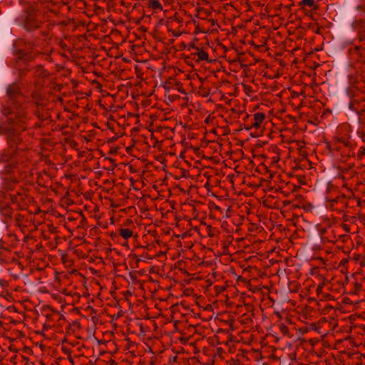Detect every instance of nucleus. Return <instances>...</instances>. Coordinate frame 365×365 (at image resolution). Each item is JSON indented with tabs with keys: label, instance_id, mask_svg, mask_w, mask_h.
<instances>
[{
	"label": "nucleus",
	"instance_id": "nucleus-24",
	"mask_svg": "<svg viewBox=\"0 0 365 365\" xmlns=\"http://www.w3.org/2000/svg\"><path fill=\"white\" fill-rule=\"evenodd\" d=\"M104 160H108V161H110V163H112V168H111L110 170H114L116 168L117 164L115 163V160L113 158H111L110 157H106L104 158Z\"/></svg>",
	"mask_w": 365,
	"mask_h": 365
},
{
	"label": "nucleus",
	"instance_id": "nucleus-31",
	"mask_svg": "<svg viewBox=\"0 0 365 365\" xmlns=\"http://www.w3.org/2000/svg\"><path fill=\"white\" fill-rule=\"evenodd\" d=\"M243 128H245V130H251V128H248L245 125V117L244 118V123H243V125H241V128H240V130H242V129H243Z\"/></svg>",
	"mask_w": 365,
	"mask_h": 365
},
{
	"label": "nucleus",
	"instance_id": "nucleus-25",
	"mask_svg": "<svg viewBox=\"0 0 365 365\" xmlns=\"http://www.w3.org/2000/svg\"><path fill=\"white\" fill-rule=\"evenodd\" d=\"M324 283H319L317 287V292L318 294H321L324 287Z\"/></svg>",
	"mask_w": 365,
	"mask_h": 365
},
{
	"label": "nucleus",
	"instance_id": "nucleus-28",
	"mask_svg": "<svg viewBox=\"0 0 365 365\" xmlns=\"http://www.w3.org/2000/svg\"><path fill=\"white\" fill-rule=\"evenodd\" d=\"M337 144H338V143H336L334 142V148H333V150L336 151V152L339 151V150H340V149H341V147H340V146H339Z\"/></svg>",
	"mask_w": 365,
	"mask_h": 365
},
{
	"label": "nucleus",
	"instance_id": "nucleus-33",
	"mask_svg": "<svg viewBox=\"0 0 365 365\" xmlns=\"http://www.w3.org/2000/svg\"><path fill=\"white\" fill-rule=\"evenodd\" d=\"M190 46L192 47V48L195 49L196 51H199V47L195 46V44L194 43H192L190 45Z\"/></svg>",
	"mask_w": 365,
	"mask_h": 365
},
{
	"label": "nucleus",
	"instance_id": "nucleus-41",
	"mask_svg": "<svg viewBox=\"0 0 365 365\" xmlns=\"http://www.w3.org/2000/svg\"><path fill=\"white\" fill-rule=\"evenodd\" d=\"M130 180H131L132 183H134V180L132 178H130Z\"/></svg>",
	"mask_w": 365,
	"mask_h": 365
},
{
	"label": "nucleus",
	"instance_id": "nucleus-23",
	"mask_svg": "<svg viewBox=\"0 0 365 365\" xmlns=\"http://www.w3.org/2000/svg\"><path fill=\"white\" fill-rule=\"evenodd\" d=\"M358 40L361 42L365 41V28L357 31Z\"/></svg>",
	"mask_w": 365,
	"mask_h": 365
},
{
	"label": "nucleus",
	"instance_id": "nucleus-29",
	"mask_svg": "<svg viewBox=\"0 0 365 365\" xmlns=\"http://www.w3.org/2000/svg\"><path fill=\"white\" fill-rule=\"evenodd\" d=\"M40 33L42 36H47L49 34V29L41 31Z\"/></svg>",
	"mask_w": 365,
	"mask_h": 365
},
{
	"label": "nucleus",
	"instance_id": "nucleus-6",
	"mask_svg": "<svg viewBox=\"0 0 365 365\" xmlns=\"http://www.w3.org/2000/svg\"><path fill=\"white\" fill-rule=\"evenodd\" d=\"M355 104L358 105V103L354 101H349V108L345 111L347 115L349 117V120L351 123L354 125H358L363 123V120H361V115L364 110H359L356 107Z\"/></svg>",
	"mask_w": 365,
	"mask_h": 365
},
{
	"label": "nucleus",
	"instance_id": "nucleus-2",
	"mask_svg": "<svg viewBox=\"0 0 365 365\" xmlns=\"http://www.w3.org/2000/svg\"><path fill=\"white\" fill-rule=\"evenodd\" d=\"M23 115L17 113L14 118H8L6 121L0 123V135H4L7 145L17 149L21 142V134L16 127L22 121Z\"/></svg>",
	"mask_w": 365,
	"mask_h": 365
},
{
	"label": "nucleus",
	"instance_id": "nucleus-18",
	"mask_svg": "<svg viewBox=\"0 0 365 365\" xmlns=\"http://www.w3.org/2000/svg\"><path fill=\"white\" fill-rule=\"evenodd\" d=\"M279 329L281 331V333L284 335V336H287L289 338H292V335H291L289 334V328L287 325H285L284 324H280L279 325Z\"/></svg>",
	"mask_w": 365,
	"mask_h": 365
},
{
	"label": "nucleus",
	"instance_id": "nucleus-27",
	"mask_svg": "<svg viewBox=\"0 0 365 365\" xmlns=\"http://www.w3.org/2000/svg\"><path fill=\"white\" fill-rule=\"evenodd\" d=\"M118 152V148H111L110 150V151L108 152V153L110 155H114V154H116Z\"/></svg>",
	"mask_w": 365,
	"mask_h": 365
},
{
	"label": "nucleus",
	"instance_id": "nucleus-16",
	"mask_svg": "<svg viewBox=\"0 0 365 365\" xmlns=\"http://www.w3.org/2000/svg\"><path fill=\"white\" fill-rule=\"evenodd\" d=\"M1 113L3 116L10 118L9 116L13 113V108L5 105H2L1 108Z\"/></svg>",
	"mask_w": 365,
	"mask_h": 365
},
{
	"label": "nucleus",
	"instance_id": "nucleus-40",
	"mask_svg": "<svg viewBox=\"0 0 365 365\" xmlns=\"http://www.w3.org/2000/svg\"><path fill=\"white\" fill-rule=\"evenodd\" d=\"M356 287H361V285L359 284H358V283H356Z\"/></svg>",
	"mask_w": 365,
	"mask_h": 365
},
{
	"label": "nucleus",
	"instance_id": "nucleus-39",
	"mask_svg": "<svg viewBox=\"0 0 365 365\" xmlns=\"http://www.w3.org/2000/svg\"><path fill=\"white\" fill-rule=\"evenodd\" d=\"M225 289V287H222L220 288V290H221V291H224Z\"/></svg>",
	"mask_w": 365,
	"mask_h": 365
},
{
	"label": "nucleus",
	"instance_id": "nucleus-4",
	"mask_svg": "<svg viewBox=\"0 0 365 365\" xmlns=\"http://www.w3.org/2000/svg\"><path fill=\"white\" fill-rule=\"evenodd\" d=\"M26 45L34 46L31 42L24 38H18L14 41L12 53L13 55L16 56L14 60L16 64L22 63L26 66L36 58V54L34 53L32 50L26 51L20 48L22 46Z\"/></svg>",
	"mask_w": 365,
	"mask_h": 365
},
{
	"label": "nucleus",
	"instance_id": "nucleus-19",
	"mask_svg": "<svg viewBox=\"0 0 365 365\" xmlns=\"http://www.w3.org/2000/svg\"><path fill=\"white\" fill-rule=\"evenodd\" d=\"M334 142L336 143H342L343 145L346 148H351V144L350 143V142L347 140H345L343 138H341V137H336L334 138Z\"/></svg>",
	"mask_w": 365,
	"mask_h": 365
},
{
	"label": "nucleus",
	"instance_id": "nucleus-32",
	"mask_svg": "<svg viewBox=\"0 0 365 365\" xmlns=\"http://www.w3.org/2000/svg\"><path fill=\"white\" fill-rule=\"evenodd\" d=\"M132 257L135 259V262L138 264L141 259L138 258V256L135 254L132 255Z\"/></svg>",
	"mask_w": 365,
	"mask_h": 365
},
{
	"label": "nucleus",
	"instance_id": "nucleus-5",
	"mask_svg": "<svg viewBox=\"0 0 365 365\" xmlns=\"http://www.w3.org/2000/svg\"><path fill=\"white\" fill-rule=\"evenodd\" d=\"M19 21L24 29L29 33L41 29L42 26V22L37 17L36 10L32 6L24 11L23 19Z\"/></svg>",
	"mask_w": 365,
	"mask_h": 365
},
{
	"label": "nucleus",
	"instance_id": "nucleus-3",
	"mask_svg": "<svg viewBox=\"0 0 365 365\" xmlns=\"http://www.w3.org/2000/svg\"><path fill=\"white\" fill-rule=\"evenodd\" d=\"M19 9L13 8L8 9L0 16V48H3L4 51L14 38L11 28L14 21H19Z\"/></svg>",
	"mask_w": 365,
	"mask_h": 365
},
{
	"label": "nucleus",
	"instance_id": "nucleus-21",
	"mask_svg": "<svg viewBox=\"0 0 365 365\" xmlns=\"http://www.w3.org/2000/svg\"><path fill=\"white\" fill-rule=\"evenodd\" d=\"M174 86L180 93L185 94L186 92L182 87V83L180 81H175Z\"/></svg>",
	"mask_w": 365,
	"mask_h": 365
},
{
	"label": "nucleus",
	"instance_id": "nucleus-10",
	"mask_svg": "<svg viewBox=\"0 0 365 365\" xmlns=\"http://www.w3.org/2000/svg\"><path fill=\"white\" fill-rule=\"evenodd\" d=\"M5 51L3 48H0V96L3 93L4 83L9 74V71L3 59Z\"/></svg>",
	"mask_w": 365,
	"mask_h": 365
},
{
	"label": "nucleus",
	"instance_id": "nucleus-42",
	"mask_svg": "<svg viewBox=\"0 0 365 365\" xmlns=\"http://www.w3.org/2000/svg\"><path fill=\"white\" fill-rule=\"evenodd\" d=\"M215 209L216 210H220V207L219 206H215Z\"/></svg>",
	"mask_w": 365,
	"mask_h": 365
},
{
	"label": "nucleus",
	"instance_id": "nucleus-35",
	"mask_svg": "<svg viewBox=\"0 0 365 365\" xmlns=\"http://www.w3.org/2000/svg\"><path fill=\"white\" fill-rule=\"evenodd\" d=\"M327 148H328V150L330 151V152H332L333 151V148H331V145L329 143H327Z\"/></svg>",
	"mask_w": 365,
	"mask_h": 365
},
{
	"label": "nucleus",
	"instance_id": "nucleus-17",
	"mask_svg": "<svg viewBox=\"0 0 365 365\" xmlns=\"http://www.w3.org/2000/svg\"><path fill=\"white\" fill-rule=\"evenodd\" d=\"M300 5L308 6L312 7L314 10H317L319 7V6L315 4L314 0H302Z\"/></svg>",
	"mask_w": 365,
	"mask_h": 365
},
{
	"label": "nucleus",
	"instance_id": "nucleus-22",
	"mask_svg": "<svg viewBox=\"0 0 365 365\" xmlns=\"http://www.w3.org/2000/svg\"><path fill=\"white\" fill-rule=\"evenodd\" d=\"M334 237H331V236H327V235H322L320 236V241L322 243H326V242H333L334 240Z\"/></svg>",
	"mask_w": 365,
	"mask_h": 365
},
{
	"label": "nucleus",
	"instance_id": "nucleus-30",
	"mask_svg": "<svg viewBox=\"0 0 365 365\" xmlns=\"http://www.w3.org/2000/svg\"><path fill=\"white\" fill-rule=\"evenodd\" d=\"M299 331L303 334L304 333H307L308 331V328L307 327H302V328H300L299 329Z\"/></svg>",
	"mask_w": 365,
	"mask_h": 365
},
{
	"label": "nucleus",
	"instance_id": "nucleus-20",
	"mask_svg": "<svg viewBox=\"0 0 365 365\" xmlns=\"http://www.w3.org/2000/svg\"><path fill=\"white\" fill-rule=\"evenodd\" d=\"M312 242L314 243V246L317 249H320L322 247V246L324 245V243L321 242L320 236H318V235H315L313 237Z\"/></svg>",
	"mask_w": 365,
	"mask_h": 365
},
{
	"label": "nucleus",
	"instance_id": "nucleus-8",
	"mask_svg": "<svg viewBox=\"0 0 365 365\" xmlns=\"http://www.w3.org/2000/svg\"><path fill=\"white\" fill-rule=\"evenodd\" d=\"M6 95L9 101L17 100L22 96L21 82L16 81L9 84L6 88Z\"/></svg>",
	"mask_w": 365,
	"mask_h": 365
},
{
	"label": "nucleus",
	"instance_id": "nucleus-1",
	"mask_svg": "<svg viewBox=\"0 0 365 365\" xmlns=\"http://www.w3.org/2000/svg\"><path fill=\"white\" fill-rule=\"evenodd\" d=\"M353 1L354 0H346V5L338 10L336 26L341 31L348 29L350 23L352 29L357 31L365 29V16L360 19L355 18Z\"/></svg>",
	"mask_w": 365,
	"mask_h": 365
},
{
	"label": "nucleus",
	"instance_id": "nucleus-9",
	"mask_svg": "<svg viewBox=\"0 0 365 365\" xmlns=\"http://www.w3.org/2000/svg\"><path fill=\"white\" fill-rule=\"evenodd\" d=\"M10 252L7 249L4 247V242L0 237V265L4 264L14 263L18 265L21 269H23V266L21 262H19L15 257H9L7 255H9Z\"/></svg>",
	"mask_w": 365,
	"mask_h": 365
},
{
	"label": "nucleus",
	"instance_id": "nucleus-37",
	"mask_svg": "<svg viewBox=\"0 0 365 365\" xmlns=\"http://www.w3.org/2000/svg\"><path fill=\"white\" fill-rule=\"evenodd\" d=\"M329 189H330V190H331V189H334V185H330V182L329 183V187H328V190H329Z\"/></svg>",
	"mask_w": 365,
	"mask_h": 365
},
{
	"label": "nucleus",
	"instance_id": "nucleus-14",
	"mask_svg": "<svg viewBox=\"0 0 365 365\" xmlns=\"http://www.w3.org/2000/svg\"><path fill=\"white\" fill-rule=\"evenodd\" d=\"M148 6L154 10H162L163 6L159 0H148Z\"/></svg>",
	"mask_w": 365,
	"mask_h": 365
},
{
	"label": "nucleus",
	"instance_id": "nucleus-26",
	"mask_svg": "<svg viewBox=\"0 0 365 365\" xmlns=\"http://www.w3.org/2000/svg\"><path fill=\"white\" fill-rule=\"evenodd\" d=\"M327 233V228H324V227L320 228L319 230V235L318 236L325 235Z\"/></svg>",
	"mask_w": 365,
	"mask_h": 365
},
{
	"label": "nucleus",
	"instance_id": "nucleus-38",
	"mask_svg": "<svg viewBox=\"0 0 365 365\" xmlns=\"http://www.w3.org/2000/svg\"><path fill=\"white\" fill-rule=\"evenodd\" d=\"M360 49H361V46H355V50L359 51Z\"/></svg>",
	"mask_w": 365,
	"mask_h": 365
},
{
	"label": "nucleus",
	"instance_id": "nucleus-15",
	"mask_svg": "<svg viewBox=\"0 0 365 365\" xmlns=\"http://www.w3.org/2000/svg\"><path fill=\"white\" fill-rule=\"evenodd\" d=\"M119 234L123 238L128 240L133 235V232L128 228H122L119 230Z\"/></svg>",
	"mask_w": 365,
	"mask_h": 365
},
{
	"label": "nucleus",
	"instance_id": "nucleus-34",
	"mask_svg": "<svg viewBox=\"0 0 365 365\" xmlns=\"http://www.w3.org/2000/svg\"><path fill=\"white\" fill-rule=\"evenodd\" d=\"M363 155H365V148H361V150L360 151V153H359V156H361Z\"/></svg>",
	"mask_w": 365,
	"mask_h": 365
},
{
	"label": "nucleus",
	"instance_id": "nucleus-11",
	"mask_svg": "<svg viewBox=\"0 0 365 365\" xmlns=\"http://www.w3.org/2000/svg\"><path fill=\"white\" fill-rule=\"evenodd\" d=\"M326 201H329L331 202L330 205L332 208H334V203H336V204L339 203L341 205L340 208H341V209L346 207L347 205H348V202L346 200V196L344 194L339 195L337 197H336L333 199L326 197Z\"/></svg>",
	"mask_w": 365,
	"mask_h": 365
},
{
	"label": "nucleus",
	"instance_id": "nucleus-36",
	"mask_svg": "<svg viewBox=\"0 0 365 365\" xmlns=\"http://www.w3.org/2000/svg\"><path fill=\"white\" fill-rule=\"evenodd\" d=\"M5 284H6V282H5L4 280H3V279H0V284H1V286H4V285H5Z\"/></svg>",
	"mask_w": 365,
	"mask_h": 365
},
{
	"label": "nucleus",
	"instance_id": "nucleus-13",
	"mask_svg": "<svg viewBox=\"0 0 365 365\" xmlns=\"http://www.w3.org/2000/svg\"><path fill=\"white\" fill-rule=\"evenodd\" d=\"M196 54L198 57L197 61H207L208 62L211 61L209 60L208 53L204 50L203 48H199V51H197Z\"/></svg>",
	"mask_w": 365,
	"mask_h": 365
},
{
	"label": "nucleus",
	"instance_id": "nucleus-7",
	"mask_svg": "<svg viewBox=\"0 0 365 365\" xmlns=\"http://www.w3.org/2000/svg\"><path fill=\"white\" fill-rule=\"evenodd\" d=\"M265 114L263 113H256L253 116L246 114L245 116V125L248 128H260L261 124L265 120Z\"/></svg>",
	"mask_w": 365,
	"mask_h": 365
},
{
	"label": "nucleus",
	"instance_id": "nucleus-12",
	"mask_svg": "<svg viewBox=\"0 0 365 365\" xmlns=\"http://www.w3.org/2000/svg\"><path fill=\"white\" fill-rule=\"evenodd\" d=\"M348 95H341L338 98L337 105L336 106V111H346L349 108V101H346Z\"/></svg>",
	"mask_w": 365,
	"mask_h": 365
}]
</instances>
